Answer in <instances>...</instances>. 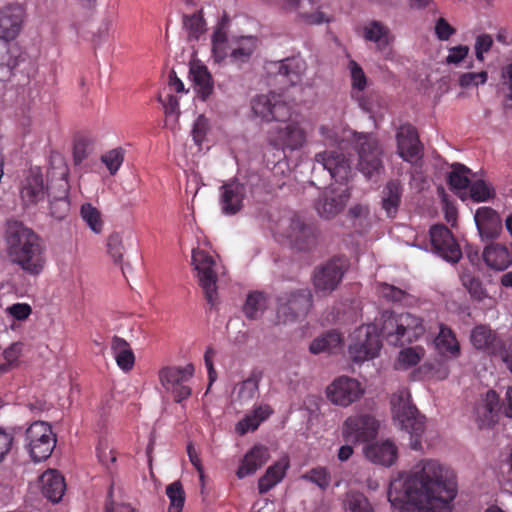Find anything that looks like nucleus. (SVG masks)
I'll list each match as a JSON object with an SVG mask.
<instances>
[{"instance_id":"nucleus-1","label":"nucleus","mask_w":512,"mask_h":512,"mask_svg":"<svg viewBox=\"0 0 512 512\" xmlns=\"http://www.w3.org/2000/svg\"><path fill=\"white\" fill-rule=\"evenodd\" d=\"M456 496L454 471L435 459H422L392 475L387 489L393 512H451Z\"/></svg>"},{"instance_id":"nucleus-2","label":"nucleus","mask_w":512,"mask_h":512,"mask_svg":"<svg viewBox=\"0 0 512 512\" xmlns=\"http://www.w3.org/2000/svg\"><path fill=\"white\" fill-rule=\"evenodd\" d=\"M5 243L10 262L24 274L37 277L44 271L47 262L45 246L31 228L18 221H8Z\"/></svg>"},{"instance_id":"nucleus-3","label":"nucleus","mask_w":512,"mask_h":512,"mask_svg":"<svg viewBox=\"0 0 512 512\" xmlns=\"http://www.w3.org/2000/svg\"><path fill=\"white\" fill-rule=\"evenodd\" d=\"M5 243L10 262L24 274L37 277L44 271L47 262L45 246L31 228L18 221H8Z\"/></svg>"},{"instance_id":"nucleus-4","label":"nucleus","mask_w":512,"mask_h":512,"mask_svg":"<svg viewBox=\"0 0 512 512\" xmlns=\"http://www.w3.org/2000/svg\"><path fill=\"white\" fill-rule=\"evenodd\" d=\"M315 161L321 164L329 172L331 178L338 183L325 189L316 204L318 214L329 219L343 210L350 197L348 188L342 182L348 179L351 166L344 155L337 151L318 153L315 156Z\"/></svg>"},{"instance_id":"nucleus-5","label":"nucleus","mask_w":512,"mask_h":512,"mask_svg":"<svg viewBox=\"0 0 512 512\" xmlns=\"http://www.w3.org/2000/svg\"><path fill=\"white\" fill-rule=\"evenodd\" d=\"M380 325L383 337L395 346L417 341L425 333L422 319L411 313L385 311L381 315Z\"/></svg>"},{"instance_id":"nucleus-6","label":"nucleus","mask_w":512,"mask_h":512,"mask_svg":"<svg viewBox=\"0 0 512 512\" xmlns=\"http://www.w3.org/2000/svg\"><path fill=\"white\" fill-rule=\"evenodd\" d=\"M393 420L411 436L410 447L421 449V436L425 430L424 417L411 403L407 389H400L391 398Z\"/></svg>"},{"instance_id":"nucleus-7","label":"nucleus","mask_w":512,"mask_h":512,"mask_svg":"<svg viewBox=\"0 0 512 512\" xmlns=\"http://www.w3.org/2000/svg\"><path fill=\"white\" fill-rule=\"evenodd\" d=\"M382 342L376 324L356 328L349 336L348 354L355 363H363L378 357Z\"/></svg>"},{"instance_id":"nucleus-8","label":"nucleus","mask_w":512,"mask_h":512,"mask_svg":"<svg viewBox=\"0 0 512 512\" xmlns=\"http://www.w3.org/2000/svg\"><path fill=\"white\" fill-rule=\"evenodd\" d=\"M272 127L267 134L268 143L282 152L301 149L307 142L308 132L301 120H291Z\"/></svg>"},{"instance_id":"nucleus-9","label":"nucleus","mask_w":512,"mask_h":512,"mask_svg":"<svg viewBox=\"0 0 512 512\" xmlns=\"http://www.w3.org/2000/svg\"><path fill=\"white\" fill-rule=\"evenodd\" d=\"M192 265L207 301L214 305L217 301V280L220 264L209 252L196 248L192 250Z\"/></svg>"},{"instance_id":"nucleus-10","label":"nucleus","mask_w":512,"mask_h":512,"mask_svg":"<svg viewBox=\"0 0 512 512\" xmlns=\"http://www.w3.org/2000/svg\"><path fill=\"white\" fill-rule=\"evenodd\" d=\"M358 152V169L367 178L378 175L383 169L382 149L372 134L353 133Z\"/></svg>"},{"instance_id":"nucleus-11","label":"nucleus","mask_w":512,"mask_h":512,"mask_svg":"<svg viewBox=\"0 0 512 512\" xmlns=\"http://www.w3.org/2000/svg\"><path fill=\"white\" fill-rule=\"evenodd\" d=\"M194 366H166L159 370L158 377L163 388L174 396L176 402H181L191 395L188 382L194 375Z\"/></svg>"},{"instance_id":"nucleus-12","label":"nucleus","mask_w":512,"mask_h":512,"mask_svg":"<svg viewBox=\"0 0 512 512\" xmlns=\"http://www.w3.org/2000/svg\"><path fill=\"white\" fill-rule=\"evenodd\" d=\"M56 444V439L48 423L36 421L26 430V447L31 458L40 462L47 459Z\"/></svg>"},{"instance_id":"nucleus-13","label":"nucleus","mask_w":512,"mask_h":512,"mask_svg":"<svg viewBox=\"0 0 512 512\" xmlns=\"http://www.w3.org/2000/svg\"><path fill=\"white\" fill-rule=\"evenodd\" d=\"M251 109L255 117L265 122H283L292 113L291 106L276 93L255 96L251 100Z\"/></svg>"},{"instance_id":"nucleus-14","label":"nucleus","mask_w":512,"mask_h":512,"mask_svg":"<svg viewBox=\"0 0 512 512\" xmlns=\"http://www.w3.org/2000/svg\"><path fill=\"white\" fill-rule=\"evenodd\" d=\"M267 2L287 11H294L306 24L319 25L330 21L321 10L320 0H267Z\"/></svg>"},{"instance_id":"nucleus-15","label":"nucleus","mask_w":512,"mask_h":512,"mask_svg":"<svg viewBox=\"0 0 512 512\" xmlns=\"http://www.w3.org/2000/svg\"><path fill=\"white\" fill-rule=\"evenodd\" d=\"M470 341L477 350L491 354H499L507 369L512 373V350L502 348L495 333L486 325L474 327L470 333Z\"/></svg>"},{"instance_id":"nucleus-16","label":"nucleus","mask_w":512,"mask_h":512,"mask_svg":"<svg viewBox=\"0 0 512 512\" xmlns=\"http://www.w3.org/2000/svg\"><path fill=\"white\" fill-rule=\"evenodd\" d=\"M364 393L359 381L348 376L336 378L326 389L327 398L334 404L347 407Z\"/></svg>"},{"instance_id":"nucleus-17","label":"nucleus","mask_w":512,"mask_h":512,"mask_svg":"<svg viewBox=\"0 0 512 512\" xmlns=\"http://www.w3.org/2000/svg\"><path fill=\"white\" fill-rule=\"evenodd\" d=\"M311 307V294L307 289L279 298L277 316L283 323L292 322L298 317L304 316Z\"/></svg>"},{"instance_id":"nucleus-18","label":"nucleus","mask_w":512,"mask_h":512,"mask_svg":"<svg viewBox=\"0 0 512 512\" xmlns=\"http://www.w3.org/2000/svg\"><path fill=\"white\" fill-rule=\"evenodd\" d=\"M377 420L368 414H358L348 417L342 429V435L347 441L363 442L374 438L378 432Z\"/></svg>"},{"instance_id":"nucleus-19","label":"nucleus","mask_w":512,"mask_h":512,"mask_svg":"<svg viewBox=\"0 0 512 512\" xmlns=\"http://www.w3.org/2000/svg\"><path fill=\"white\" fill-rule=\"evenodd\" d=\"M432 250L445 261L457 263L462 252L450 230L444 225H435L430 229Z\"/></svg>"},{"instance_id":"nucleus-20","label":"nucleus","mask_w":512,"mask_h":512,"mask_svg":"<svg viewBox=\"0 0 512 512\" xmlns=\"http://www.w3.org/2000/svg\"><path fill=\"white\" fill-rule=\"evenodd\" d=\"M25 11L20 4H9L0 10V38L14 40L22 29Z\"/></svg>"},{"instance_id":"nucleus-21","label":"nucleus","mask_w":512,"mask_h":512,"mask_svg":"<svg viewBox=\"0 0 512 512\" xmlns=\"http://www.w3.org/2000/svg\"><path fill=\"white\" fill-rule=\"evenodd\" d=\"M398 155L406 162L415 163L421 158V145L415 128L402 125L396 134Z\"/></svg>"},{"instance_id":"nucleus-22","label":"nucleus","mask_w":512,"mask_h":512,"mask_svg":"<svg viewBox=\"0 0 512 512\" xmlns=\"http://www.w3.org/2000/svg\"><path fill=\"white\" fill-rule=\"evenodd\" d=\"M363 38L366 41L373 42L377 45V49L383 54L385 59H391L392 50L389 48L394 40L390 29L380 21L372 20L364 24Z\"/></svg>"},{"instance_id":"nucleus-23","label":"nucleus","mask_w":512,"mask_h":512,"mask_svg":"<svg viewBox=\"0 0 512 512\" xmlns=\"http://www.w3.org/2000/svg\"><path fill=\"white\" fill-rule=\"evenodd\" d=\"M246 192V186L237 180H232L222 185L220 189V206L223 214L234 215L239 212L243 206Z\"/></svg>"},{"instance_id":"nucleus-24","label":"nucleus","mask_w":512,"mask_h":512,"mask_svg":"<svg viewBox=\"0 0 512 512\" xmlns=\"http://www.w3.org/2000/svg\"><path fill=\"white\" fill-rule=\"evenodd\" d=\"M343 263L331 261L315 272L313 284L316 292L328 294L340 283L343 276Z\"/></svg>"},{"instance_id":"nucleus-25","label":"nucleus","mask_w":512,"mask_h":512,"mask_svg":"<svg viewBox=\"0 0 512 512\" xmlns=\"http://www.w3.org/2000/svg\"><path fill=\"white\" fill-rule=\"evenodd\" d=\"M364 454L370 462L390 467L398 459V448L393 441L384 440L365 446Z\"/></svg>"},{"instance_id":"nucleus-26","label":"nucleus","mask_w":512,"mask_h":512,"mask_svg":"<svg viewBox=\"0 0 512 512\" xmlns=\"http://www.w3.org/2000/svg\"><path fill=\"white\" fill-rule=\"evenodd\" d=\"M46 187L43 175L38 168L31 169L21 184V198L26 204H33L42 200Z\"/></svg>"},{"instance_id":"nucleus-27","label":"nucleus","mask_w":512,"mask_h":512,"mask_svg":"<svg viewBox=\"0 0 512 512\" xmlns=\"http://www.w3.org/2000/svg\"><path fill=\"white\" fill-rule=\"evenodd\" d=\"M269 459L268 449L262 445L254 446L247 452L241 461V464L236 472L239 479L253 475L260 469Z\"/></svg>"},{"instance_id":"nucleus-28","label":"nucleus","mask_w":512,"mask_h":512,"mask_svg":"<svg viewBox=\"0 0 512 512\" xmlns=\"http://www.w3.org/2000/svg\"><path fill=\"white\" fill-rule=\"evenodd\" d=\"M269 70H275L288 79L291 85L300 84L306 70V63L298 57L287 58L270 64Z\"/></svg>"},{"instance_id":"nucleus-29","label":"nucleus","mask_w":512,"mask_h":512,"mask_svg":"<svg viewBox=\"0 0 512 512\" xmlns=\"http://www.w3.org/2000/svg\"><path fill=\"white\" fill-rule=\"evenodd\" d=\"M43 495L57 503L64 495L66 485L64 478L55 470H47L39 477Z\"/></svg>"},{"instance_id":"nucleus-30","label":"nucleus","mask_w":512,"mask_h":512,"mask_svg":"<svg viewBox=\"0 0 512 512\" xmlns=\"http://www.w3.org/2000/svg\"><path fill=\"white\" fill-rule=\"evenodd\" d=\"M474 220L481 238L490 239L496 236L500 227V219L492 208H478Z\"/></svg>"},{"instance_id":"nucleus-31","label":"nucleus","mask_w":512,"mask_h":512,"mask_svg":"<svg viewBox=\"0 0 512 512\" xmlns=\"http://www.w3.org/2000/svg\"><path fill=\"white\" fill-rule=\"evenodd\" d=\"M289 466V457L284 455L275 464L268 467L265 474L258 481L259 493L264 494L280 483Z\"/></svg>"},{"instance_id":"nucleus-32","label":"nucleus","mask_w":512,"mask_h":512,"mask_svg":"<svg viewBox=\"0 0 512 512\" xmlns=\"http://www.w3.org/2000/svg\"><path fill=\"white\" fill-rule=\"evenodd\" d=\"M437 351L446 357L455 359L460 356L461 348L455 333L446 325H440L439 333L434 340Z\"/></svg>"},{"instance_id":"nucleus-33","label":"nucleus","mask_w":512,"mask_h":512,"mask_svg":"<svg viewBox=\"0 0 512 512\" xmlns=\"http://www.w3.org/2000/svg\"><path fill=\"white\" fill-rule=\"evenodd\" d=\"M482 257L488 267L497 271H503L512 264L509 250L499 243L485 247Z\"/></svg>"},{"instance_id":"nucleus-34","label":"nucleus","mask_w":512,"mask_h":512,"mask_svg":"<svg viewBox=\"0 0 512 512\" xmlns=\"http://www.w3.org/2000/svg\"><path fill=\"white\" fill-rule=\"evenodd\" d=\"M257 48V39L253 36H240L229 39L230 59L235 63L249 60Z\"/></svg>"},{"instance_id":"nucleus-35","label":"nucleus","mask_w":512,"mask_h":512,"mask_svg":"<svg viewBox=\"0 0 512 512\" xmlns=\"http://www.w3.org/2000/svg\"><path fill=\"white\" fill-rule=\"evenodd\" d=\"M111 351L117 366L124 372L132 370L135 364V356L130 344L119 336L111 339Z\"/></svg>"},{"instance_id":"nucleus-36","label":"nucleus","mask_w":512,"mask_h":512,"mask_svg":"<svg viewBox=\"0 0 512 512\" xmlns=\"http://www.w3.org/2000/svg\"><path fill=\"white\" fill-rule=\"evenodd\" d=\"M271 413L272 409L269 405L264 404L256 407L250 414H247L237 423L235 428L236 432L239 435H244L249 431L256 430L260 423L266 420Z\"/></svg>"},{"instance_id":"nucleus-37","label":"nucleus","mask_w":512,"mask_h":512,"mask_svg":"<svg viewBox=\"0 0 512 512\" xmlns=\"http://www.w3.org/2000/svg\"><path fill=\"white\" fill-rule=\"evenodd\" d=\"M60 169V177L62 180V195L58 198H55L50 202V213L56 219H63L67 216L70 208V203L67 199L68 192V183H67V175L68 169L64 163H61Z\"/></svg>"},{"instance_id":"nucleus-38","label":"nucleus","mask_w":512,"mask_h":512,"mask_svg":"<svg viewBox=\"0 0 512 512\" xmlns=\"http://www.w3.org/2000/svg\"><path fill=\"white\" fill-rule=\"evenodd\" d=\"M498 411V395L495 391H488L485 399L476 408V417L480 427L491 425Z\"/></svg>"},{"instance_id":"nucleus-39","label":"nucleus","mask_w":512,"mask_h":512,"mask_svg":"<svg viewBox=\"0 0 512 512\" xmlns=\"http://www.w3.org/2000/svg\"><path fill=\"white\" fill-rule=\"evenodd\" d=\"M470 170L462 164L452 165L448 175V181L451 189L462 199L467 198V188L470 184Z\"/></svg>"},{"instance_id":"nucleus-40","label":"nucleus","mask_w":512,"mask_h":512,"mask_svg":"<svg viewBox=\"0 0 512 512\" xmlns=\"http://www.w3.org/2000/svg\"><path fill=\"white\" fill-rule=\"evenodd\" d=\"M341 345V335L336 331H331L314 339L309 346V350L312 354L315 355L324 352L331 353L340 348Z\"/></svg>"},{"instance_id":"nucleus-41","label":"nucleus","mask_w":512,"mask_h":512,"mask_svg":"<svg viewBox=\"0 0 512 512\" xmlns=\"http://www.w3.org/2000/svg\"><path fill=\"white\" fill-rule=\"evenodd\" d=\"M190 74L198 89V93L202 99H206L213 90L212 78L207 67L194 64L190 68Z\"/></svg>"},{"instance_id":"nucleus-42","label":"nucleus","mask_w":512,"mask_h":512,"mask_svg":"<svg viewBox=\"0 0 512 512\" xmlns=\"http://www.w3.org/2000/svg\"><path fill=\"white\" fill-rule=\"evenodd\" d=\"M345 512H374L369 499L359 491H348L343 500Z\"/></svg>"},{"instance_id":"nucleus-43","label":"nucleus","mask_w":512,"mask_h":512,"mask_svg":"<svg viewBox=\"0 0 512 512\" xmlns=\"http://www.w3.org/2000/svg\"><path fill=\"white\" fill-rule=\"evenodd\" d=\"M378 294L391 302H397L403 305H412L414 297L407 291L399 289L387 283H381L377 286Z\"/></svg>"},{"instance_id":"nucleus-44","label":"nucleus","mask_w":512,"mask_h":512,"mask_svg":"<svg viewBox=\"0 0 512 512\" xmlns=\"http://www.w3.org/2000/svg\"><path fill=\"white\" fill-rule=\"evenodd\" d=\"M212 56L216 63L230 57L229 40L222 28L215 30L212 36Z\"/></svg>"},{"instance_id":"nucleus-45","label":"nucleus","mask_w":512,"mask_h":512,"mask_svg":"<svg viewBox=\"0 0 512 512\" xmlns=\"http://www.w3.org/2000/svg\"><path fill=\"white\" fill-rule=\"evenodd\" d=\"M401 196V187L398 182H390L387 184L383 191V208L387 212L388 216H394Z\"/></svg>"},{"instance_id":"nucleus-46","label":"nucleus","mask_w":512,"mask_h":512,"mask_svg":"<svg viewBox=\"0 0 512 512\" xmlns=\"http://www.w3.org/2000/svg\"><path fill=\"white\" fill-rule=\"evenodd\" d=\"M80 215L91 231L96 234L102 232L104 222L101 212L96 207L90 203H85L81 206Z\"/></svg>"},{"instance_id":"nucleus-47","label":"nucleus","mask_w":512,"mask_h":512,"mask_svg":"<svg viewBox=\"0 0 512 512\" xmlns=\"http://www.w3.org/2000/svg\"><path fill=\"white\" fill-rule=\"evenodd\" d=\"M265 308V296L262 293L254 292L247 296L243 311L247 318L257 319L262 315Z\"/></svg>"},{"instance_id":"nucleus-48","label":"nucleus","mask_w":512,"mask_h":512,"mask_svg":"<svg viewBox=\"0 0 512 512\" xmlns=\"http://www.w3.org/2000/svg\"><path fill=\"white\" fill-rule=\"evenodd\" d=\"M424 354L425 351L420 346L405 348L399 352L397 365L400 368L407 369L418 364Z\"/></svg>"},{"instance_id":"nucleus-49","label":"nucleus","mask_w":512,"mask_h":512,"mask_svg":"<svg viewBox=\"0 0 512 512\" xmlns=\"http://www.w3.org/2000/svg\"><path fill=\"white\" fill-rule=\"evenodd\" d=\"M347 69L351 79L353 94L363 91L367 87L368 79L362 67L356 61L350 60Z\"/></svg>"},{"instance_id":"nucleus-50","label":"nucleus","mask_w":512,"mask_h":512,"mask_svg":"<svg viewBox=\"0 0 512 512\" xmlns=\"http://www.w3.org/2000/svg\"><path fill=\"white\" fill-rule=\"evenodd\" d=\"M258 394V381L248 378L236 387V401L240 404L249 403Z\"/></svg>"},{"instance_id":"nucleus-51","label":"nucleus","mask_w":512,"mask_h":512,"mask_svg":"<svg viewBox=\"0 0 512 512\" xmlns=\"http://www.w3.org/2000/svg\"><path fill=\"white\" fill-rule=\"evenodd\" d=\"M183 26L191 39H199V37L206 31V23L200 13H195L191 16H185L183 19Z\"/></svg>"},{"instance_id":"nucleus-52","label":"nucleus","mask_w":512,"mask_h":512,"mask_svg":"<svg viewBox=\"0 0 512 512\" xmlns=\"http://www.w3.org/2000/svg\"><path fill=\"white\" fill-rule=\"evenodd\" d=\"M349 215L353 221V225L363 231L367 226L372 223L373 215L365 205H356L350 208Z\"/></svg>"},{"instance_id":"nucleus-53","label":"nucleus","mask_w":512,"mask_h":512,"mask_svg":"<svg viewBox=\"0 0 512 512\" xmlns=\"http://www.w3.org/2000/svg\"><path fill=\"white\" fill-rule=\"evenodd\" d=\"M301 479L314 483L322 490H325L331 482L330 473L324 467L309 470L301 476Z\"/></svg>"},{"instance_id":"nucleus-54","label":"nucleus","mask_w":512,"mask_h":512,"mask_svg":"<svg viewBox=\"0 0 512 512\" xmlns=\"http://www.w3.org/2000/svg\"><path fill=\"white\" fill-rule=\"evenodd\" d=\"M166 494L170 499L169 512H181L184 505V492L179 482H173L166 488Z\"/></svg>"},{"instance_id":"nucleus-55","label":"nucleus","mask_w":512,"mask_h":512,"mask_svg":"<svg viewBox=\"0 0 512 512\" xmlns=\"http://www.w3.org/2000/svg\"><path fill=\"white\" fill-rule=\"evenodd\" d=\"M107 249L109 255L113 258L115 262L122 261L125 252V247L123 243V236L121 233L114 232L111 235H109L107 240Z\"/></svg>"},{"instance_id":"nucleus-56","label":"nucleus","mask_w":512,"mask_h":512,"mask_svg":"<svg viewBox=\"0 0 512 512\" xmlns=\"http://www.w3.org/2000/svg\"><path fill=\"white\" fill-rule=\"evenodd\" d=\"M493 196V189L483 180H477L470 186V197L475 202H485Z\"/></svg>"},{"instance_id":"nucleus-57","label":"nucleus","mask_w":512,"mask_h":512,"mask_svg":"<svg viewBox=\"0 0 512 512\" xmlns=\"http://www.w3.org/2000/svg\"><path fill=\"white\" fill-rule=\"evenodd\" d=\"M460 279L472 297L477 300H482L486 297L485 289L478 279L465 272L460 274Z\"/></svg>"},{"instance_id":"nucleus-58","label":"nucleus","mask_w":512,"mask_h":512,"mask_svg":"<svg viewBox=\"0 0 512 512\" xmlns=\"http://www.w3.org/2000/svg\"><path fill=\"white\" fill-rule=\"evenodd\" d=\"M110 174L114 175L123 163V153L119 149H113L101 157Z\"/></svg>"},{"instance_id":"nucleus-59","label":"nucleus","mask_w":512,"mask_h":512,"mask_svg":"<svg viewBox=\"0 0 512 512\" xmlns=\"http://www.w3.org/2000/svg\"><path fill=\"white\" fill-rule=\"evenodd\" d=\"M208 130H209L208 119L203 115H199L196 118L194 125H193V129H192V137H193L194 142L197 145L200 146L204 142Z\"/></svg>"},{"instance_id":"nucleus-60","label":"nucleus","mask_w":512,"mask_h":512,"mask_svg":"<svg viewBox=\"0 0 512 512\" xmlns=\"http://www.w3.org/2000/svg\"><path fill=\"white\" fill-rule=\"evenodd\" d=\"M488 78L487 72L481 71L478 73L467 72L461 74L459 77V84L461 87L467 88L470 86H478L486 83Z\"/></svg>"},{"instance_id":"nucleus-61","label":"nucleus","mask_w":512,"mask_h":512,"mask_svg":"<svg viewBox=\"0 0 512 512\" xmlns=\"http://www.w3.org/2000/svg\"><path fill=\"white\" fill-rule=\"evenodd\" d=\"M7 315L18 321L26 320L32 313V308L27 303H15L5 309Z\"/></svg>"},{"instance_id":"nucleus-62","label":"nucleus","mask_w":512,"mask_h":512,"mask_svg":"<svg viewBox=\"0 0 512 512\" xmlns=\"http://www.w3.org/2000/svg\"><path fill=\"white\" fill-rule=\"evenodd\" d=\"M23 344L21 342H14L10 344L4 351L3 357L6 363L10 366L16 367L18 365L19 357L22 354Z\"/></svg>"},{"instance_id":"nucleus-63","label":"nucleus","mask_w":512,"mask_h":512,"mask_svg":"<svg viewBox=\"0 0 512 512\" xmlns=\"http://www.w3.org/2000/svg\"><path fill=\"white\" fill-rule=\"evenodd\" d=\"M163 107L167 118L176 122L180 114L178 98L174 95H168L163 102Z\"/></svg>"},{"instance_id":"nucleus-64","label":"nucleus","mask_w":512,"mask_h":512,"mask_svg":"<svg viewBox=\"0 0 512 512\" xmlns=\"http://www.w3.org/2000/svg\"><path fill=\"white\" fill-rule=\"evenodd\" d=\"M503 85L507 89L506 106L512 107V64L505 66L502 69Z\"/></svg>"}]
</instances>
